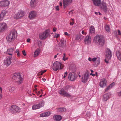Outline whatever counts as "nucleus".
<instances>
[{
    "mask_svg": "<svg viewBox=\"0 0 121 121\" xmlns=\"http://www.w3.org/2000/svg\"><path fill=\"white\" fill-rule=\"evenodd\" d=\"M109 97V95L108 93L104 94L103 95V100L104 101H106L108 99Z\"/></svg>",
    "mask_w": 121,
    "mask_h": 121,
    "instance_id": "obj_26",
    "label": "nucleus"
},
{
    "mask_svg": "<svg viewBox=\"0 0 121 121\" xmlns=\"http://www.w3.org/2000/svg\"><path fill=\"white\" fill-rule=\"evenodd\" d=\"M45 117H48L50 115V113L49 112H45Z\"/></svg>",
    "mask_w": 121,
    "mask_h": 121,
    "instance_id": "obj_41",
    "label": "nucleus"
},
{
    "mask_svg": "<svg viewBox=\"0 0 121 121\" xmlns=\"http://www.w3.org/2000/svg\"><path fill=\"white\" fill-rule=\"evenodd\" d=\"M58 93L61 95L65 97H70L71 96L70 94L67 92L63 89H62L60 90L59 91Z\"/></svg>",
    "mask_w": 121,
    "mask_h": 121,
    "instance_id": "obj_9",
    "label": "nucleus"
},
{
    "mask_svg": "<svg viewBox=\"0 0 121 121\" xmlns=\"http://www.w3.org/2000/svg\"><path fill=\"white\" fill-rule=\"evenodd\" d=\"M74 89V87L73 85H68L66 86L65 88V90L67 91L68 90L72 91Z\"/></svg>",
    "mask_w": 121,
    "mask_h": 121,
    "instance_id": "obj_21",
    "label": "nucleus"
},
{
    "mask_svg": "<svg viewBox=\"0 0 121 121\" xmlns=\"http://www.w3.org/2000/svg\"><path fill=\"white\" fill-rule=\"evenodd\" d=\"M65 35H68V33L67 32H65L64 33Z\"/></svg>",
    "mask_w": 121,
    "mask_h": 121,
    "instance_id": "obj_60",
    "label": "nucleus"
},
{
    "mask_svg": "<svg viewBox=\"0 0 121 121\" xmlns=\"http://www.w3.org/2000/svg\"><path fill=\"white\" fill-rule=\"evenodd\" d=\"M30 39H27V41L28 42H29L30 41Z\"/></svg>",
    "mask_w": 121,
    "mask_h": 121,
    "instance_id": "obj_55",
    "label": "nucleus"
},
{
    "mask_svg": "<svg viewBox=\"0 0 121 121\" xmlns=\"http://www.w3.org/2000/svg\"><path fill=\"white\" fill-rule=\"evenodd\" d=\"M104 28L106 30L108 33L110 32L111 29L110 26L108 25H106L104 26Z\"/></svg>",
    "mask_w": 121,
    "mask_h": 121,
    "instance_id": "obj_30",
    "label": "nucleus"
},
{
    "mask_svg": "<svg viewBox=\"0 0 121 121\" xmlns=\"http://www.w3.org/2000/svg\"><path fill=\"white\" fill-rule=\"evenodd\" d=\"M9 4V2L7 0H3L0 2V6L2 7L8 6Z\"/></svg>",
    "mask_w": 121,
    "mask_h": 121,
    "instance_id": "obj_14",
    "label": "nucleus"
},
{
    "mask_svg": "<svg viewBox=\"0 0 121 121\" xmlns=\"http://www.w3.org/2000/svg\"><path fill=\"white\" fill-rule=\"evenodd\" d=\"M44 113H43L40 114V117H45V115Z\"/></svg>",
    "mask_w": 121,
    "mask_h": 121,
    "instance_id": "obj_43",
    "label": "nucleus"
},
{
    "mask_svg": "<svg viewBox=\"0 0 121 121\" xmlns=\"http://www.w3.org/2000/svg\"><path fill=\"white\" fill-rule=\"evenodd\" d=\"M16 36V33L15 32H12L7 37L6 39L8 42H10L14 40L15 39Z\"/></svg>",
    "mask_w": 121,
    "mask_h": 121,
    "instance_id": "obj_5",
    "label": "nucleus"
},
{
    "mask_svg": "<svg viewBox=\"0 0 121 121\" xmlns=\"http://www.w3.org/2000/svg\"><path fill=\"white\" fill-rule=\"evenodd\" d=\"M107 4H106V2L103 1L102 2H101L99 5V7L104 12H106L107 11Z\"/></svg>",
    "mask_w": 121,
    "mask_h": 121,
    "instance_id": "obj_7",
    "label": "nucleus"
},
{
    "mask_svg": "<svg viewBox=\"0 0 121 121\" xmlns=\"http://www.w3.org/2000/svg\"><path fill=\"white\" fill-rule=\"evenodd\" d=\"M67 72H66L64 73V75L63 76V77L64 78H65L67 76Z\"/></svg>",
    "mask_w": 121,
    "mask_h": 121,
    "instance_id": "obj_49",
    "label": "nucleus"
},
{
    "mask_svg": "<svg viewBox=\"0 0 121 121\" xmlns=\"http://www.w3.org/2000/svg\"><path fill=\"white\" fill-rule=\"evenodd\" d=\"M8 12L4 10H3L0 13V14L4 18L7 13Z\"/></svg>",
    "mask_w": 121,
    "mask_h": 121,
    "instance_id": "obj_34",
    "label": "nucleus"
},
{
    "mask_svg": "<svg viewBox=\"0 0 121 121\" xmlns=\"http://www.w3.org/2000/svg\"><path fill=\"white\" fill-rule=\"evenodd\" d=\"M73 22H71L70 23V25H73Z\"/></svg>",
    "mask_w": 121,
    "mask_h": 121,
    "instance_id": "obj_56",
    "label": "nucleus"
},
{
    "mask_svg": "<svg viewBox=\"0 0 121 121\" xmlns=\"http://www.w3.org/2000/svg\"><path fill=\"white\" fill-rule=\"evenodd\" d=\"M22 53L23 54L24 56H26V52L25 50H23L22 51Z\"/></svg>",
    "mask_w": 121,
    "mask_h": 121,
    "instance_id": "obj_47",
    "label": "nucleus"
},
{
    "mask_svg": "<svg viewBox=\"0 0 121 121\" xmlns=\"http://www.w3.org/2000/svg\"><path fill=\"white\" fill-rule=\"evenodd\" d=\"M112 54L110 50L108 48H107L106 51L105 56L107 60H109L111 59Z\"/></svg>",
    "mask_w": 121,
    "mask_h": 121,
    "instance_id": "obj_11",
    "label": "nucleus"
},
{
    "mask_svg": "<svg viewBox=\"0 0 121 121\" xmlns=\"http://www.w3.org/2000/svg\"><path fill=\"white\" fill-rule=\"evenodd\" d=\"M82 33L83 34H85V32L84 30H82Z\"/></svg>",
    "mask_w": 121,
    "mask_h": 121,
    "instance_id": "obj_62",
    "label": "nucleus"
},
{
    "mask_svg": "<svg viewBox=\"0 0 121 121\" xmlns=\"http://www.w3.org/2000/svg\"><path fill=\"white\" fill-rule=\"evenodd\" d=\"M66 41L64 39H61L59 43V47L63 48L66 45Z\"/></svg>",
    "mask_w": 121,
    "mask_h": 121,
    "instance_id": "obj_20",
    "label": "nucleus"
},
{
    "mask_svg": "<svg viewBox=\"0 0 121 121\" xmlns=\"http://www.w3.org/2000/svg\"><path fill=\"white\" fill-rule=\"evenodd\" d=\"M106 80L104 78H103L101 80L99 85L101 87L103 88L106 86Z\"/></svg>",
    "mask_w": 121,
    "mask_h": 121,
    "instance_id": "obj_18",
    "label": "nucleus"
},
{
    "mask_svg": "<svg viewBox=\"0 0 121 121\" xmlns=\"http://www.w3.org/2000/svg\"><path fill=\"white\" fill-rule=\"evenodd\" d=\"M4 19V17L0 14V22L2 21Z\"/></svg>",
    "mask_w": 121,
    "mask_h": 121,
    "instance_id": "obj_45",
    "label": "nucleus"
},
{
    "mask_svg": "<svg viewBox=\"0 0 121 121\" xmlns=\"http://www.w3.org/2000/svg\"><path fill=\"white\" fill-rule=\"evenodd\" d=\"M93 42L95 43H99V44L103 45L105 43V40L102 35H97L94 38Z\"/></svg>",
    "mask_w": 121,
    "mask_h": 121,
    "instance_id": "obj_1",
    "label": "nucleus"
},
{
    "mask_svg": "<svg viewBox=\"0 0 121 121\" xmlns=\"http://www.w3.org/2000/svg\"><path fill=\"white\" fill-rule=\"evenodd\" d=\"M7 28V25L5 23L0 24V32L4 31Z\"/></svg>",
    "mask_w": 121,
    "mask_h": 121,
    "instance_id": "obj_16",
    "label": "nucleus"
},
{
    "mask_svg": "<svg viewBox=\"0 0 121 121\" xmlns=\"http://www.w3.org/2000/svg\"><path fill=\"white\" fill-rule=\"evenodd\" d=\"M41 93V92H40V91H39L38 92V93H37V94L38 95H39Z\"/></svg>",
    "mask_w": 121,
    "mask_h": 121,
    "instance_id": "obj_63",
    "label": "nucleus"
},
{
    "mask_svg": "<svg viewBox=\"0 0 121 121\" xmlns=\"http://www.w3.org/2000/svg\"><path fill=\"white\" fill-rule=\"evenodd\" d=\"M113 33L115 35L117 34V32L116 31H114L113 32Z\"/></svg>",
    "mask_w": 121,
    "mask_h": 121,
    "instance_id": "obj_59",
    "label": "nucleus"
},
{
    "mask_svg": "<svg viewBox=\"0 0 121 121\" xmlns=\"http://www.w3.org/2000/svg\"><path fill=\"white\" fill-rule=\"evenodd\" d=\"M57 112L59 113L62 112H65L66 111V109L64 107L60 108L57 109Z\"/></svg>",
    "mask_w": 121,
    "mask_h": 121,
    "instance_id": "obj_25",
    "label": "nucleus"
},
{
    "mask_svg": "<svg viewBox=\"0 0 121 121\" xmlns=\"http://www.w3.org/2000/svg\"><path fill=\"white\" fill-rule=\"evenodd\" d=\"M40 108L38 104L33 105L32 106V109L33 110H35Z\"/></svg>",
    "mask_w": 121,
    "mask_h": 121,
    "instance_id": "obj_35",
    "label": "nucleus"
},
{
    "mask_svg": "<svg viewBox=\"0 0 121 121\" xmlns=\"http://www.w3.org/2000/svg\"><path fill=\"white\" fill-rule=\"evenodd\" d=\"M92 59L91 58L89 57L88 58V60L89 61H92Z\"/></svg>",
    "mask_w": 121,
    "mask_h": 121,
    "instance_id": "obj_54",
    "label": "nucleus"
},
{
    "mask_svg": "<svg viewBox=\"0 0 121 121\" xmlns=\"http://www.w3.org/2000/svg\"><path fill=\"white\" fill-rule=\"evenodd\" d=\"M118 35H121V33L120 31L119 30H118Z\"/></svg>",
    "mask_w": 121,
    "mask_h": 121,
    "instance_id": "obj_51",
    "label": "nucleus"
},
{
    "mask_svg": "<svg viewBox=\"0 0 121 121\" xmlns=\"http://www.w3.org/2000/svg\"><path fill=\"white\" fill-rule=\"evenodd\" d=\"M14 48H9L7 49L6 53L10 55H12L14 51Z\"/></svg>",
    "mask_w": 121,
    "mask_h": 121,
    "instance_id": "obj_24",
    "label": "nucleus"
},
{
    "mask_svg": "<svg viewBox=\"0 0 121 121\" xmlns=\"http://www.w3.org/2000/svg\"><path fill=\"white\" fill-rule=\"evenodd\" d=\"M118 96L120 97H121V91L117 93Z\"/></svg>",
    "mask_w": 121,
    "mask_h": 121,
    "instance_id": "obj_48",
    "label": "nucleus"
},
{
    "mask_svg": "<svg viewBox=\"0 0 121 121\" xmlns=\"http://www.w3.org/2000/svg\"><path fill=\"white\" fill-rule=\"evenodd\" d=\"M95 29L93 26H91L90 28V33H94L95 32Z\"/></svg>",
    "mask_w": 121,
    "mask_h": 121,
    "instance_id": "obj_32",
    "label": "nucleus"
},
{
    "mask_svg": "<svg viewBox=\"0 0 121 121\" xmlns=\"http://www.w3.org/2000/svg\"><path fill=\"white\" fill-rule=\"evenodd\" d=\"M15 52L16 53H17V55L18 56H20V54L19 53V52L18 49H17L16 50Z\"/></svg>",
    "mask_w": 121,
    "mask_h": 121,
    "instance_id": "obj_40",
    "label": "nucleus"
},
{
    "mask_svg": "<svg viewBox=\"0 0 121 121\" xmlns=\"http://www.w3.org/2000/svg\"><path fill=\"white\" fill-rule=\"evenodd\" d=\"M84 41L86 44L89 45L90 44L91 41V38L89 35H88L86 37Z\"/></svg>",
    "mask_w": 121,
    "mask_h": 121,
    "instance_id": "obj_13",
    "label": "nucleus"
},
{
    "mask_svg": "<svg viewBox=\"0 0 121 121\" xmlns=\"http://www.w3.org/2000/svg\"><path fill=\"white\" fill-rule=\"evenodd\" d=\"M89 77V72L87 70L83 75L82 78V81L84 83L87 82Z\"/></svg>",
    "mask_w": 121,
    "mask_h": 121,
    "instance_id": "obj_6",
    "label": "nucleus"
},
{
    "mask_svg": "<svg viewBox=\"0 0 121 121\" xmlns=\"http://www.w3.org/2000/svg\"><path fill=\"white\" fill-rule=\"evenodd\" d=\"M96 62H97L98 65L100 61L99 60H97L96 61Z\"/></svg>",
    "mask_w": 121,
    "mask_h": 121,
    "instance_id": "obj_53",
    "label": "nucleus"
},
{
    "mask_svg": "<svg viewBox=\"0 0 121 121\" xmlns=\"http://www.w3.org/2000/svg\"><path fill=\"white\" fill-rule=\"evenodd\" d=\"M56 9L57 11H59V8L58 6H56Z\"/></svg>",
    "mask_w": 121,
    "mask_h": 121,
    "instance_id": "obj_50",
    "label": "nucleus"
},
{
    "mask_svg": "<svg viewBox=\"0 0 121 121\" xmlns=\"http://www.w3.org/2000/svg\"><path fill=\"white\" fill-rule=\"evenodd\" d=\"M37 13L35 11H32L30 13L29 15V17L31 19H33L35 17Z\"/></svg>",
    "mask_w": 121,
    "mask_h": 121,
    "instance_id": "obj_19",
    "label": "nucleus"
},
{
    "mask_svg": "<svg viewBox=\"0 0 121 121\" xmlns=\"http://www.w3.org/2000/svg\"><path fill=\"white\" fill-rule=\"evenodd\" d=\"M36 0H31L30 2V5L32 7H33L35 6Z\"/></svg>",
    "mask_w": 121,
    "mask_h": 121,
    "instance_id": "obj_33",
    "label": "nucleus"
},
{
    "mask_svg": "<svg viewBox=\"0 0 121 121\" xmlns=\"http://www.w3.org/2000/svg\"><path fill=\"white\" fill-rule=\"evenodd\" d=\"M114 82H113L111 84H110L107 88L105 90V92H106L109 90L111 88L114 86Z\"/></svg>",
    "mask_w": 121,
    "mask_h": 121,
    "instance_id": "obj_29",
    "label": "nucleus"
},
{
    "mask_svg": "<svg viewBox=\"0 0 121 121\" xmlns=\"http://www.w3.org/2000/svg\"><path fill=\"white\" fill-rule=\"evenodd\" d=\"M63 65L61 62L58 61L55 62L53 65V69L55 71H57L59 69H62L63 68Z\"/></svg>",
    "mask_w": 121,
    "mask_h": 121,
    "instance_id": "obj_3",
    "label": "nucleus"
},
{
    "mask_svg": "<svg viewBox=\"0 0 121 121\" xmlns=\"http://www.w3.org/2000/svg\"><path fill=\"white\" fill-rule=\"evenodd\" d=\"M116 54L118 59L120 61H121V54L118 51H117Z\"/></svg>",
    "mask_w": 121,
    "mask_h": 121,
    "instance_id": "obj_28",
    "label": "nucleus"
},
{
    "mask_svg": "<svg viewBox=\"0 0 121 121\" xmlns=\"http://www.w3.org/2000/svg\"><path fill=\"white\" fill-rule=\"evenodd\" d=\"M64 56L63 58V60L64 61H65L67 60L68 58L67 57H66V55L65 53H64L63 54Z\"/></svg>",
    "mask_w": 121,
    "mask_h": 121,
    "instance_id": "obj_39",
    "label": "nucleus"
},
{
    "mask_svg": "<svg viewBox=\"0 0 121 121\" xmlns=\"http://www.w3.org/2000/svg\"><path fill=\"white\" fill-rule=\"evenodd\" d=\"M97 59V58L95 57V58H92V61H93L95 62V61H96Z\"/></svg>",
    "mask_w": 121,
    "mask_h": 121,
    "instance_id": "obj_46",
    "label": "nucleus"
},
{
    "mask_svg": "<svg viewBox=\"0 0 121 121\" xmlns=\"http://www.w3.org/2000/svg\"><path fill=\"white\" fill-rule=\"evenodd\" d=\"M92 75L94 77L95 75V74H92V73H90V74L89 73V75Z\"/></svg>",
    "mask_w": 121,
    "mask_h": 121,
    "instance_id": "obj_52",
    "label": "nucleus"
},
{
    "mask_svg": "<svg viewBox=\"0 0 121 121\" xmlns=\"http://www.w3.org/2000/svg\"><path fill=\"white\" fill-rule=\"evenodd\" d=\"M77 75L74 72L70 73L68 76V78L69 80L73 81L77 78Z\"/></svg>",
    "mask_w": 121,
    "mask_h": 121,
    "instance_id": "obj_12",
    "label": "nucleus"
},
{
    "mask_svg": "<svg viewBox=\"0 0 121 121\" xmlns=\"http://www.w3.org/2000/svg\"><path fill=\"white\" fill-rule=\"evenodd\" d=\"M42 80L44 82H45L46 80V79L44 78H42Z\"/></svg>",
    "mask_w": 121,
    "mask_h": 121,
    "instance_id": "obj_64",
    "label": "nucleus"
},
{
    "mask_svg": "<svg viewBox=\"0 0 121 121\" xmlns=\"http://www.w3.org/2000/svg\"><path fill=\"white\" fill-rule=\"evenodd\" d=\"M20 108L15 105L12 106L10 109V112L13 113L19 112H20Z\"/></svg>",
    "mask_w": 121,
    "mask_h": 121,
    "instance_id": "obj_8",
    "label": "nucleus"
},
{
    "mask_svg": "<svg viewBox=\"0 0 121 121\" xmlns=\"http://www.w3.org/2000/svg\"><path fill=\"white\" fill-rule=\"evenodd\" d=\"M60 6H62V3L61 2L60 3Z\"/></svg>",
    "mask_w": 121,
    "mask_h": 121,
    "instance_id": "obj_61",
    "label": "nucleus"
},
{
    "mask_svg": "<svg viewBox=\"0 0 121 121\" xmlns=\"http://www.w3.org/2000/svg\"><path fill=\"white\" fill-rule=\"evenodd\" d=\"M46 70H41L40 72H39L38 74V75H41L44 73L46 72Z\"/></svg>",
    "mask_w": 121,
    "mask_h": 121,
    "instance_id": "obj_37",
    "label": "nucleus"
},
{
    "mask_svg": "<svg viewBox=\"0 0 121 121\" xmlns=\"http://www.w3.org/2000/svg\"><path fill=\"white\" fill-rule=\"evenodd\" d=\"M12 58L11 56L8 57L6 60L4 61V64L7 66L9 65L11 63Z\"/></svg>",
    "mask_w": 121,
    "mask_h": 121,
    "instance_id": "obj_15",
    "label": "nucleus"
},
{
    "mask_svg": "<svg viewBox=\"0 0 121 121\" xmlns=\"http://www.w3.org/2000/svg\"><path fill=\"white\" fill-rule=\"evenodd\" d=\"M42 45V42L39 41L38 43V45L39 47H41Z\"/></svg>",
    "mask_w": 121,
    "mask_h": 121,
    "instance_id": "obj_44",
    "label": "nucleus"
},
{
    "mask_svg": "<svg viewBox=\"0 0 121 121\" xmlns=\"http://www.w3.org/2000/svg\"><path fill=\"white\" fill-rule=\"evenodd\" d=\"M53 119L56 121H59L61 120L62 117L59 115H55L53 117Z\"/></svg>",
    "mask_w": 121,
    "mask_h": 121,
    "instance_id": "obj_22",
    "label": "nucleus"
},
{
    "mask_svg": "<svg viewBox=\"0 0 121 121\" xmlns=\"http://www.w3.org/2000/svg\"><path fill=\"white\" fill-rule=\"evenodd\" d=\"M56 29L55 28H54L53 29V32H55L56 31Z\"/></svg>",
    "mask_w": 121,
    "mask_h": 121,
    "instance_id": "obj_58",
    "label": "nucleus"
},
{
    "mask_svg": "<svg viewBox=\"0 0 121 121\" xmlns=\"http://www.w3.org/2000/svg\"><path fill=\"white\" fill-rule=\"evenodd\" d=\"M9 91L12 92H13L15 89L14 87L13 86H11L9 87Z\"/></svg>",
    "mask_w": 121,
    "mask_h": 121,
    "instance_id": "obj_36",
    "label": "nucleus"
},
{
    "mask_svg": "<svg viewBox=\"0 0 121 121\" xmlns=\"http://www.w3.org/2000/svg\"><path fill=\"white\" fill-rule=\"evenodd\" d=\"M49 32L48 30H47L40 33L39 35V38L41 40L45 39L49 36L50 35Z\"/></svg>",
    "mask_w": 121,
    "mask_h": 121,
    "instance_id": "obj_4",
    "label": "nucleus"
},
{
    "mask_svg": "<svg viewBox=\"0 0 121 121\" xmlns=\"http://www.w3.org/2000/svg\"><path fill=\"white\" fill-rule=\"evenodd\" d=\"M106 59H106L105 60V61L107 63H108V61L106 60Z\"/></svg>",
    "mask_w": 121,
    "mask_h": 121,
    "instance_id": "obj_57",
    "label": "nucleus"
},
{
    "mask_svg": "<svg viewBox=\"0 0 121 121\" xmlns=\"http://www.w3.org/2000/svg\"><path fill=\"white\" fill-rule=\"evenodd\" d=\"M25 15L24 12L22 10H20L15 15V18L18 19L22 18Z\"/></svg>",
    "mask_w": 121,
    "mask_h": 121,
    "instance_id": "obj_10",
    "label": "nucleus"
},
{
    "mask_svg": "<svg viewBox=\"0 0 121 121\" xmlns=\"http://www.w3.org/2000/svg\"><path fill=\"white\" fill-rule=\"evenodd\" d=\"M59 36L60 35L59 34H57L56 33L54 36V37L57 38L59 37Z\"/></svg>",
    "mask_w": 121,
    "mask_h": 121,
    "instance_id": "obj_42",
    "label": "nucleus"
},
{
    "mask_svg": "<svg viewBox=\"0 0 121 121\" xmlns=\"http://www.w3.org/2000/svg\"><path fill=\"white\" fill-rule=\"evenodd\" d=\"M40 52V49L39 48L37 49L34 52V57H37L39 54Z\"/></svg>",
    "mask_w": 121,
    "mask_h": 121,
    "instance_id": "obj_27",
    "label": "nucleus"
},
{
    "mask_svg": "<svg viewBox=\"0 0 121 121\" xmlns=\"http://www.w3.org/2000/svg\"><path fill=\"white\" fill-rule=\"evenodd\" d=\"M93 4L95 6H99L101 2V0H92Z\"/></svg>",
    "mask_w": 121,
    "mask_h": 121,
    "instance_id": "obj_23",
    "label": "nucleus"
},
{
    "mask_svg": "<svg viewBox=\"0 0 121 121\" xmlns=\"http://www.w3.org/2000/svg\"><path fill=\"white\" fill-rule=\"evenodd\" d=\"M12 78L18 84H21L23 81V79L21 77L20 74L18 73H14L13 75Z\"/></svg>",
    "mask_w": 121,
    "mask_h": 121,
    "instance_id": "obj_2",
    "label": "nucleus"
},
{
    "mask_svg": "<svg viewBox=\"0 0 121 121\" xmlns=\"http://www.w3.org/2000/svg\"><path fill=\"white\" fill-rule=\"evenodd\" d=\"M82 36L81 35H76V36L75 39L76 40H79L80 39L81 40V38L82 37Z\"/></svg>",
    "mask_w": 121,
    "mask_h": 121,
    "instance_id": "obj_38",
    "label": "nucleus"
},
{
    "mask_svg": "<svg viewBox=\"0 0 121 121\" xmlns=\"http://www.w3.org/2000/svg\"><path fill=\"white\" fill-rule=\"evenodd\" d=\"M72 1V0H63V6L64 8L70 4Z\"/></svg>",
    "mask_w": 121,
    "mask_h": 121,
    "instance_id": "obj_17",
    "label": "nucleus"
},
{
    "mask_svg": "<svg viewBox=\"0 0 121 121\" xmlns=\"http://www.w3.org/2000/svg\"><path fill=\"white\" fill-rule=\"evenodd\" d=\"M45 102L43 100H41L40 101L39 103L38 104L40 108L44 106Z\"/></svg>",
    "mask_w": 121,
    "mask_h": 121,
    "instance_id": "obj_31",
    "label": "nucleus"
}]
</instances>
